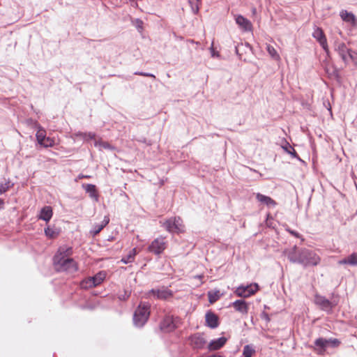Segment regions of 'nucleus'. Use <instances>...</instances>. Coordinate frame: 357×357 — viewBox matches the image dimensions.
Returning <instances> with one entry per match:
<instances>
[{
  "mask_svg": "<svg viewBox=\"0 0 357 357\" xmlns=\"http://www.w3.org/2000/svg\"><path fill=\"white\" fill-rule=\"evenodd\" d=\"M150 315V305L140 303L133 315L134 324L137 327L143 326L148 321Z\"/></svg>",
  "mask_w": 357,
  "mask_h": 357,
  "instance_id": "nucleus-1",
  "label": "nucleus"
},
{
  "mask_svg": "<svg viewBox=\"0 0 357 357\" xmlns=\"http://www.w3.org/2000/svg\"><path fill=\"white\" fill-rule=\"evenodd\" d=\"M320 257L312 250L302 249L300 250L299 263L304 266H317L320 263Z\"/></svg>",
  "mask_w": 357,
  "mask_h": 357,
  "instance_id": "nucleus-2",
  "label": "nucleus"
},
{
  "mask_svg": "<svg viewBox=\"0 0 357 357\" xmlns=\"http://www.w3.org/2000/svg\"><path fill=\"white\" fill-rule=\"evenodd\" d=\"M106 273L104 271H100L93 277H89L80 282L82 289H90L100 284L105 280Z\"/></svg>",
  "mask_w": 357,
  "mask_h": 357,
  "instance_id": "nucleus-3",
  "label": "nucleus"
},
{
  "mask_svg": "<svg viewBox=\"0 0 357 357\" xmlns=\"http://www.w3.org/2000/svg\"><path fill=\"white\" fill-rule=\"evenodd\" d=\"M73 254V250L72 247L63 245L59 248L57 252L53 257V264L56 266L60 264L62 261L69 259Z\"/></svg>",
  "mask_w": 357,
  "mask_h": 357,
  "instance_id": "nucleus-4",
  "label": "nucleus"
},
{
  "mask_svg": "<svg viewBox=\"0 0 357 357\" xmlns=\"http://www.w3.org/2000/svg\"><path fill=\"white\" fill-rule=\"evenodd\" d=\"M54 267L59 272H66L68 273H75L78 271L77 263L71 257L62 261Z\"/></svg>",
  "mask_w": 357,
  "mask_h": 357,
  "instance_id": "nucleus-5",
  "label": "nucleus"
},
{
  "mask_svg": "<svg viewBox=\"0 0 357 357\" xmlns=\"http://www.w3.org/2000/svg\"><path fill=\"white\" fill-rule=\"evenodd\" d=\"M160 223L169 232L178 233L183 230L182 220L179 217L171 218Z\"/></svg>",
  "mask_w": 357,
  "mask_h": 357,
  "instance_id": "nucleus-6",
  "label": "nucleus"
},
{
  "mask_svg": "<svg viewBox=\"0 0 357 357\" xmlns=\"http://www.w3.org/2000/svg\"><path fill=\"white\" fill-rule=\"evenodd\" d=\"M167 242L165 237L159 236L154 239L148 247L149 252L159 255L166 249Z\"/></svg>",
  "mask_w": 357,
  "mask_h": 357,
  "instance_id": "nucleus-7",
  "label": "nucleus"
},
{
  "mask_svg": "<svg viewBox=\"0 0 357 357\" xmlns=\"http://www.w3.org/2000/svg\"><path fill=\"white\" fill-rule=\"evenodd\" d=\"M258 291V284H253L247 286H240L235 290L234 293L239 297L248 298Z\"/></svg>",
  "mask_w": 357,
  "mask_h": 357,
  "instance_id": "nucleus-8",
  "label": "nucleus"
},
{
  "mask_svg": "<svg viewBox=\"0 0 357 357\" xmlns=\"http://www.w3.org/2000/svg\"><path fill=\"white\" fill-rule=\"evenodd\" d=\"M176 319L172 315H166L160 324V330L165 333L173 331L177 327Z\"/></svg>",
  "mask_w": 357,
  "mask_h": 357,
  "instance_id": "nucleus-9",
  "label": "nucleus"
},
{
  "mask_svg": "<svg viewBox=\"0 0 357 357\" xmlns=\"http://www.w3.org/2000/svg\"><path fill=\"white\" fill-rule=\"evenodd\" d=\"M149 294L160 300H167L173 296V291L165 287L160 289H152Z\"/></svg>",
  "mask_w": 357,
  "mask_h": 357,
  "instance_id": "nucleus-10",
  "label": "nucleus"
},
{
  "mask_svg": "<svg viewBox=\"0 0 357 357\" xmlns=\"http://www.w3.org/2000/svg\"><path fill=\"white\" fill-rule=\"evenodd\" d=\"M312 36L319 42V43L322 47L325 52L328 54L329 53V49L327 43L326 37L323 30L319 27H316L312 33Z\"/></svg>",
  "mask_w": 357,
  "mask_h": 357,
  "instance_id": "nucleus-11",
  "label": "nucleus"
},
{
  "mask_svg": "<svg viewBox=\"0 0 357 357\" xmlns=\"http://www.w3.org/2000/svg\"><path fill=\"white\" fill-rule=\"evenodd\" d=\"M314 303L320 307V308L326 312H331L334 307V305L326 297L316 295L314 297Z\"/></svg>",
  "mask_w": 357,
  "mask_h": 357,
  "instance_id": "nucleus-12",
  "label": "nucleus"
},
{
  "mask_svg": "<svg viewBox=\"0 0 357 357\" xmlns=\"http://www.w3.org/2000/svg\"><path fill=\"white\" fill-rule=\"evenodd\" d=\"M335 50L338 53L344 63H347L349 62L348 56L351 50L349 49L344 43H337Z\"/></svg>",
  "mask_w": 357,
  "mask_h": 357,
  "instance_id": "nucleus-13",
  "label": "nucleus"
},
{
  "mask_svg": "<svg viewBox=\"0 0 357 357\" xmlns=\"http://www.w3.org/2000/svg\"><path fill=\"white\" fill-rule=\"evenodd\" d=\"M327 348V339L323 337L317 338L312 347L313 350L319 355H324Z\"/></svg>",
  "mask_w": 357,
  "mask_h": 357,
  "instance_id": "nucleus-14",
  "label": "nucleus"
},
{
  "mask_svg": "<svg viewBox=\"0 0 357 357\" xmlns=\"http://www.w3.org/2000/svg\"><path fill=\"white\" fill-rule=\"evenodd\" d=\"M229 306H232L236 311L241 313L242 314H247L248 312V304L243 299L236 300L231 303Z\"/></svg>",
  "mask_w": 357,
  "mask_h": 357,
  "instance_id": "nucleus-15",
  "label": "nucleus"
},
{
  "mask_svg": "<svg viewBox=\"0 0 357 357\" xmlns=\"http://www.w3.org/2000/svg\"><path fill=\"white\" fill-rule=\"evenodd\" d=\"M190 344L194 349H202L206 344V340L200 334H195L190 337Z\"/></svg>",
  "mask_w": 357,
  "mask_h": 357,
  "instance_id": "nucleus-16",
  "label": "nucleus"
},
{
  "mask_svg": "<svg viewBox=\"0 0 357 357\" xmlns=\"http://www.w3.org/2000/svg\"><path fill=\"white\" fill-rule=\"evenodd\" d=\"M236 22L245 31H250L252 29L250 21L243 15H239L236 16Z\"/></svg>",
  "mask_w": 357,
  "mask_h": 357,
  "instance_id": "nucleus-17",
  "label": "nucleus"
},
{
  "mask_svg": "<svg viewBox=\"0 0 357 357\" xmlns=\"http://www.w3.org/2000/svg\"><path fill=\"white\" fill-rule=\"evenodd\" d=\"M205 318L206 325L211 328H215L218 326V317L215 313L208 311L206 312Z\"/></svg>",
  "mask_w": 357,
  "mask_h": 357,
  "instance_id": "nucleus-18",
  "label": "nucleus"
},
{
  "mask_svg": "<svg viewBox=\"0 0 357 357\" xmlns=\"http://www.w3.org/2000/svg\"><path fill=\"white\" fill-rule=\"evenodd\" d=\"M251 50V47L248 43H239L235 46V52L239 59L245 60L243 55L247 54L248 51Z\"/></svg>",
  "mask_w": 357,
  "mask_h": 357,
  "instance_id": "nucleus-19",
  "label": "nucleus"
},
{
  "mask_svg": "<svg viewBox=\"0 0 357 357\" xmlns=\"http://www.w3.org/2000/svg\"><path fill=\"white\" fill-rule=\"evenodd\" d=\"M53 215V211L51 206H45L40 211L38 218L45 222H49Z\"/></svg>",
  "mask_w": 357,
  "mask_h": 357,
  "instance_id": "nucleus-20",
  "label": "nucleus"
},
{
  "mask_svg": "<svg viewBox=\"0 0 357 357\" xmlns=\"http://www.w3.org/2000/svg\"><path fill=\"white\" fill-rule=\"evenodd\" d=\"M226 342L227 338L225 337H221L218 339L213 340L209 343L208 349L210 351L218 350L222 347L225 344Z\"/></svg>",
  "mask_w": 357,
  "mask_h": 357,
  "instance_id": "nucleus-21",
  "label": "nucleus"
},
{
  "mask_svg": "<svg viewBox=\"0 0 357 357\" xmlns=\"http://www.w3.org/2000/svg\"><path fill=\"white\" fill-rule=\"evenodd\" d=\"M256 199L258 202L264 204L268 206L275 207L277 205L276 202L271 197L262 195L259 192L256 194Z\"/></svg>",
  "mask_w": 357,
  "mask_h": 357,
  "instance_id": "nucleus-22",
  "label": "nucleus"
},
{
  "mask_svg": "<svg viewBox=\"0 0 357 357\" xmlns=\"http://www.w3.org/2000/svg\"><path fill=\"white\" fill-rule=\"evenodd\" d=\"M287 258L292 263H299L300 250L295 245L290 250L286 251Z\"/></svg>",
  "mask_w": 357,
  "mask_h": 357,
  "instance_id": "nucleus-23",
  "label": "nucleus"
},
{
  "mask_svg": "<svg viewBox=\"0 0 357 357\" xmlns=\"http://www.w3.org/2000/svg\"><path fill=\"white\" fill-rule=\"evenodd\" d=\"M82 188L85 190L90 197L94 199L96 202L98 200V195L97 193L96 187L93 184H83Z\"/></svg>",
  "mask_w": 357,
  "mask_h": 357,
  "instance_id": "nucleus-24",
  "label": "nucleus"
},
{
  "mask_svg": "<svg viewBox=\"0 0 357 357\" xmlns=\"http://www.w3.org/2000/svg\"><path fill=\"white\" fill-rule=\"evenodd\" d=\"M338 264H349L351 266H357V252H353L347 257H345L338 261Z\"/></svg>",
  "mask_w": 357,
  "mask_h": 357,
  "instance_id": "nucleus-25",
  "label": "nucleus"
},
{
  "mask_svg": "<svg viewBox=\"0 0 357 357\" xmlns=\"http://www.w3.org/2000/svg\"><path fill=\"white\" fill-rule=\"evenodd\" d=\"M109 218L108 216H105L101 224L95 225L90 233L94 236H96L100 231L109 223Z\"/></svg>",
  "mask_w": 357,
  "mask_h": 357,
  "instance_id": "nucleus-26",
  "label": "nucleus"
},
{
  "mask_svg": "<svg viewBox=\"0 0 357 357\" xmlns=\"http://www.w3.org/2000/svg\"><path fill=\"white\" fill-rule=\"evenodd\" d=\"M343 21L349 22L351 24H356V17L352 13H349L347 10H342L340 14Z\"/></svg>",
  "mask_w": 357,
  "mask_h": 357,
  "instance_id": "nucleus-27",
  "label": "nucleus"
},
{
  "mask_svg": "<svg viewBox=\"0 0 357 357\" xmlns=\"http://www.w3.org/2000/svg\"><path fill=\"white\" fill-rule=\"evenodd\" d=\"M136 255H137V250H136V248H132L131 250H130L129 253L126 257H123L121 259V262H122L125 264L132 263L135 261V258Z\"/></svg>",
  "mask_w": 357,
  "mask_h": 357,
  "instance_id": "nucleus-28",
  "label": "nucleus"
},
{
  "mask_svg": "<svg viewBox=\"0 0 357 357\" xmlns=\"http://www.w3.org/2000/svg\"><path fill=\"white\" fill-rule=\"evenodd\" d=\"M36 126L38 128V131L36 135V139H37L38 144L40 145H42V144H43V142L45 141V137H46V131L39 124H37Z\"/></svg>",
  "mask_w": 357,
  "mask_h": 357,
  "instance_id": "nucleus-29",
  "label": "nucleus"
},
{
  "mask_svg": "<svg viewBox=\"0 0 357 357\" xmlns=\"http://www.w3.org/2000/svg\"><path fill=\"white\" fill-rule=\"evenodd\" d=\"M282 148L284 150L286 153L291 155L292 158H298V155L296 151L289 142H286L285 144L282 146Z\"/></svg>",
  "mask_w": 357,
  "mask_h": 357,
  "instance_id": "nucleus-30",
  "label": "nucleus"
},
{
  "mask_svg": "<svg viewBox=\"0 0 357 357\" xmlns=\"http://www.w3.org/2000/svg\"><path fill=\"white\" fill-rule=\"evenodd\" d=\"M266 50L268 52L269 55L272 59L276 61H279L280 59V56L278 54L276 50L271 45H266Z\"/></svg>",
  "mask_w": 357,
  "mask_h": 357,
  "instance_id": "nucleus-31",
  "label": "nucleus"
},
{
  "mask_svg": "<svg viewBox=\"0 0 357 357\" xmlns=\"http://www.w3.org/2000/svg\"><path fill=\"white\" fill-rule=\"evenodd\" d=\"M194 14H197L201 5V0H188Z\"/></svg>",
  "mask_w": 357,
  "mask_h": 357,
  "instance_id": "nucleus-32",
  "label": "nucleus"
},
{
  "mask_svg": "<svg viewBox=\"0 0 357 357\" xmlns=\"http://www.w3.org/2000/svg\"><path fill=\"white\" fill-rule=\"evenodd\" d=\"M208 301L210 303L216 302L220 297V293L219 290L215 291H208Z\"/></svg>",
  "mask_w": 357,
  "mask_h": 357,
  "instance_id": "nucleus-33",
  "label": "nucleus"
},
{
  "mask_svg": "<svg viewBox=\"0 0 357 357\" xmlns=\"http://www.w3.org/2000/svg\"><path fill=\"white\" fill-rule=\"evenodd\" d=\"M255 353V350L252 345L247 344L244 346L243 351V357H252Z\"/></svg>",
  "mask_w": 357,
  "mask_h": 357,
  "instance_id": "nucleus-34",
  "label": "nucleus"
},
{
  "mask_svg": "<svg viewBox=\"0 0 357 357\" xmlns=\"http://www.w3.org/2000/svg\"><path fill=\"white\" fill-rule=\"evenodd\" d=\"M45 235L50 238H54L59 235V231L55 229L47 227L45 229Z\"/></svg>",
  "mask_w": 357,
  "mask_h": 357,
  "instance_id": "nucleus-35",
  "label": "nucleus"
},
{
  "mask_svg": "<svg viewBox=\"0 0 357 357\" xmlns=\"http://www.w3.org/2000/svg\"><path fill=\"white\" fill-rule=\"evenodd\" d=\"M13 186V183L10 180L5 183H0V194H3Z\"/></svg>",
  "mask_w": 357,
  "mask_h": 357,
  "instance_id": "nucleus-36",
  "label": "nucleus"
},
{
  "mask_svg": "<svg viewBox=\"0 0 357 357\" xmlns=\"http://www.w3.org/2000/svg\"><path fill=\"white\" fill-rule=\"evenodd\" d=\"M340 344V341L336 338L327 339V346L333 348H336Z\"/></svg>",
  "mask_w": 357,
  "mask_h": 357,
  "instance_id": "nucleus-37",
  "label": "nucleus"
},
{
  "mask_svg": "<svg viewBox=\"0 0 357 357\" xmlns=\"http://www.w3.org/2000/svg\"><path fill=\"white\" fill-rule=\"evenodd\" d=\"M54 139L52 138H50L49 137H46L45 141L43 142V144H42L41 146L43 147L47 148V147H52L54 145Z\"/></svg>",
  "mask_w": 357,
  "mask_h": 357,
  "instance_id": "nucleus-38",
  "label": "nucleus"
},
{
  "mask_svg": "<svg viewBox=\"0 0 357 357\" xmlns=\"http://www.w3.org/2000/svg\"><path fill=\"white\" fill-rule=\"evenodd\" d=\"M130 291H128V290H123V291L122 293H119L118 294V298L120 300V301H126L128 299V298L130 297Z\"/></svg>",
  "mask_w": 357,
  "mask_h": 357,
  "instance_id": "nucleus-39",
  "label": "nucleus"
},
{
  "mask_svg": "<svg viewBox=\"0 0 357 357\" xmlns=\"http://www.w3.org/2000/svg\"><path fill=\"white\" fill-rule=\"evenodd\" d=\"M348 59L351 60L355 65H357V52L351 50L348 56Z\"/></svg>",
  "mask_w": 357,
  "mask_h": 357,
  "instance_id": "nucleus-40",
  "label": "nucleus"
},
{
  "mask_svg": "<svg viewBox=\"0 0 357 357\" xmlns=\"http://www.w3.org/2000/svg\"><path fill=\"white\" fill-rule=\"evenodd\" d=\"M135 75H142V76H144V77H153V78H155V76L151 73H143V72H136L135 73Z\"/></svg>",
  "mask_w": 357,
  "mask_h": 357,
  "instance_id": "nucleus-41",
  "label": "nucleus"
},
{
  "mask_svg": "<svg viewBox=\"0 0 357 357\" xmlns=\"http://www.w3.org/2000/svg\"><path fill=\"white\" fill-rule=\"evenodd\" d=\"M79 135L82 136L84 137H88L89 139H94L96 137V134L93 132H89V133H80Z\"/></svg>",
  "mask_w": 357,
  "mask_h": 357,
  "instance_id": "nucleus-42",
  "label": "nucleus"
},
{
  "mask_svg": "<svg viewBox=\"0 0 357 357\" xmlns=\"http://www.w3.org/2000/svg\"><path fill=\"white\" fill-rule=\"evenodd\" d=\"M211 53H212V56H214L215 55H216V56H219V54H215V52H214V50H213V43H212V45H211Z\"/></svg>",
  "mask_w": 357,
  "mask_h": 357,
  "instance_id": "nucleus-43",
  "label": "nucleus"
},
{
  "mask_svg": "<svg viewBox=\"0 0 357 357\" xmlns=\"http://www.w3.org/2000/svg\"><path fill=\"white\" fill-rule=\"evenodd\" d=\"M262 318L265 319L267 321H270V318L268 317V315L267 314H262Z\"/></svg>",
  "mask_w": 357,
  "mask_h": 357,
  "instance_id": "nucleus-44",
  "label": "nucleus"
},
{
  "mask_svg": "<svg viewBox=\"0 0 357 357\" xmlns=\"http://www.w3.org/2000/svg\"><path fill=\"white\" fill-rule=\"evenodd\" d=\"M290 233L295 236H298V234L296 231H290Z\"/></svg>",
  "mask_w": 357,
  "mask_h": 357,
  "instance_id": "nucleus-45",
  "label": "nucleus"
},
{
  "mask_svg": "<svg viewBox=\"0 0 357 357\" xmlns=\"http://www.w3.org/2000/svg\"><path fill=\"white\" fill-rule=\"evenodd\" d=\"M208 357H223V356L221 355H219V354H213V355L208 356Z\"/></svg>",
  "mask_w": 357,
  "mask_h": 357,
  "instance_id": "nucleus-46",
  "label": "nucleus"
},
{
  "mask_svg": "<svg viewBox=\"0 0 357 357\" xmlns=\"http://www.w3.org/2000/svg\"><path fill=\"white\" fill-rule=\"evenodd\" d=\"M3 204H4L3 200L0 198V208H2Z\"/></svg>",
  "mask_w": 357,
  "mask_h": 357,
  "instance_id": "nucleus-47",
  "label": "nucleus"
},
{
  "mask_svg": "<svg viewBox=\"0 0 357 357\" xmlns=\"http://www.w3.org/2000/svg\"><path fill=\"white\" fill-rule=\"evenodd\" d=\"M79 178H84V175H79Z\"/></svg>",
  "mask_w": 357,
  "mask_h": 357,
  "instance_id": "nucleus-48",
  "label": "nucleus"
},
{
  "mask_svg": "<svg viewBox=\"0 0 357 357\" xmlns=\"http://www.w3.org/2000/svg\"><path fill=\"white\" fill-rule=\"evenodd\" d=\"M104 147L105 148H107V147H109V145L107 144H106L104 145Z\"/></svg>",
  "mask_w": 357,
  "mask_h": 357,
  "instance_id": "nucleus-49",
  "label": "nucleus"
},
{
  "mask_svg": "<svg viewBox=\"0 0 357 357\" xmlns=\"http://www.w3.org/2000/svg\"><path fill=\"white\" fill-rule=\"evenodd\" d=\"M89 176H84V178H89Z\"/></svg>",
  "mask_w": 357,
  "mask_h": 357,
  "instance_id": "nucleus-50",
  "label": "nucleus"
},
{
  "mask_svg": "<svg viewBox=\"0 0 357 357\" xmlns=\"http://www.w3.org/2000/svg\"><path fill=\"white\" fill-rule=\"evenodd\" d=\"M356 319H357V315L356 316Z\"/></svg>",
  "mask_w": 357,
  "mask_h": 357,
  "instance_id": "nucleus-51",
  "label": "nucleus"
}]
</instances>
